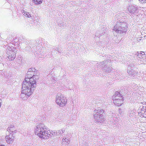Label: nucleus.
<instances>
[{
	"instance_id": "23",
	"label": "nucleus",
	"mask_w": 146,
	"mask_h": 146,
	"mask_svg": "<svg viewBox=\"0 0 146 146\" xmlns=\"http://www.w3.org/2000/svg\"><path fill=\"white\" fill-rule=\"evenodd\" d=\"M141 3H146V0H138Z\"/></svg>"
},
{
	"instance_id": "27",
	"label": "nucleus",
	"mask_w": 146,
	"mask_h": 146,
	"mask_svg": "<svg viewBox=\"0 0 146 146\" xmlns=\"http://www.w3.org/2000/svg\"><path fill=\"white\" fill-rule=\"evenodd\" d=\"M130 67H133L134 66V65L133 64H131L130 65H129Z\"/></svg>"
},
{
	"instance_id": "7",
	"label": "nucleus",
	"mask_w": 146,
	"mask_h": 146,
	"mask_svg": "<svg viewBox=\"0 0 146 146\" xmlns=\"http://www.w3.org/2000/svg\"><path fill=\"white\" fill-rule=\"evenodd\" d=\"M145 102L140 103L138 104L139 107L138 110V115L141 117L146 118V107Z\"/></svg>"
},
{
	"instance_id": "26",
	"label": "nucleus",
	"mask_w": 146,
	"mask_h": 146,
	"mask_svg": "<svg viewBox=\"0 0 146 146\" xmlns=\"http://www.w3.org/2000/svg\"><path fill=\"white\" fill-rule=\"evenodd\" d=\"M2 100L1 99H0V108L1 107V103L2 102Z\"/></svg>"
},
{
	"instance_id": "25",
	"label": "nucleus",
	"mask_w": 146,
	"mask_h": 146,
	"mask_svg": "<svg viewBox=\"0 0 146 146\" xmlns=\"http://www.w3.org/2000/svg\"><path fill=\"white\" fill-rule=\"evenodd\" d=\"M27 17L29 18L31 17V19H33V17L31 16V15L30 14H29H29L28 15V16Z\"/></svg>"
},
{
	"instance_id": "2",
	"label": "nucleus",
	"mask_w": 146,
	"mask_h": 146,
	"mask_svg": "<svg viewBox=\"0 0 146 146\" xmlns=\"http://www.w3.org/2000/svg\"><path fill=\"white\" fill-rule=\"evenodd\" d=\"M39 72L38 71H35V69L34 68H30L29 69L27 73L23 83L25 82L27 83H31L29 85H32V84H35L36 86V82L39 79L38 76Z\"/></svg>"
},
{
	"instance_id": "22",
	"label": "nucleus",
	"mask_w": 146,
	"mask_h": 146,
	"mask_svg": "<svg viewBox=\"0 0 146 146\" xmlns=\"http://www.w3.org/2000/svg\"><path fill=\"white\" fill-rule=\"evenodd\" d=\"M56 51H57L58 52L60 53H61V50L59 48H56V49L55 50H54V51H53V52L54 53V52H55Z\"/></svg>"
},
{
	"instance_id": "4",
	"label": "nucleus",
	"mask_w": 146,
	"mask_h": 146,
	"mask_svg": "<svg viewBox=\"0 0 146 146\" xmlns=\"http://www.w3.org/2000/svg\"><path fill=\"white\" fill-rule=\"evenodd\" d=\"M127 27L125 23H121L120 22H117L113 27V30L118 33L123 35L125 34L127 31Z\"/></svg>"
},
{
	"instance_id": "24",
	"label": "nucleus",
	"mask_w": 146,
	"mask_h": 146,
	"mask_svg": "<svg viewBox=\"0 0 146 146\" xmlns=\"http://www.w3.org/2000/svg\"><path fill=\"white\" fill-rule=\"evenodd\" d=\"M99 32L98 31H97L95 34V36H99Z\"/></svg>"
},
{
	"instance_id": "18",
	"label": "nucleus",
	"mask_w": 146,
	"mask_h": 146,
	"mask_svg": "<svg viewBox=\"0 0 146 146\" xmlns=\"http://www.w3.org/2000/svg\"><path fill=\"white\" fill-rule=\"evenodd\" d=\"M57 80V79L54 77H52L49 80V84H52L55 83Z\"/></svg>"
},
{
	"instance_id": "15",
	"label": "nucleus",
	"mask_w": 146,
	"mask_h": 146,
	"mask_svg": "<svg viewBox=\"0 0 146 146\" xmlns=\"http://www.w3.org/2000/svg\"><path fill=\"white\" fill-rule=\"evenodd\" d=\"M137 57L140 58H143L145 57L146 54L145 52L143 51L138 52L136 53Z\"/></svg>"
},
{
	"instance_id": "8",
	"label": "nucleus",
	"mask_w": 146,
	"mask_h": 146,
	"mask_svg": "<svg viewBox=\"0 0 146 146\" xmlns=\"http://www.w3.org/2000/svg\"><path fill=\"white\" fill-rule=\"evenodd\" d=\"M7 47L6 56L9 60H12L15 58V57L16 50L13 46L10 47L7 46Z\"/></svg>"
},
{
	"instance_id": "28",
	"label": "nucleus",
	"mask_w": 146,
	"mask_h": 146,
	"mask_svg": "<svg viewBox=\"0 0 146 146\" xmlns=\"http://www.w3.org/2000/svg\"><path fill=\"white\" fill-rule=\"evenodd\" d=\"M143 63L144 64H145V61H144V62H143Z\"/></svg>"
},
{
	"instance_id": "11",
	"label": "nucleus",
	"mask_w": 146,
	"mask_h": 146,
	"mask_svg": "<svg viewBox=\"0 0 146 146\" xmlns=\"http://www.w3.org/2000/svg\"><path fill=\"white\" fill-rule=\"evenodd\" d=\"M70 142V139L67 136H64L62 140V146H68Z\"/></svg>"
},
{
	"instance_id": "14",
	"label": "nucleus",
	"mask_w": 146,
	"mask_h": 146,
	"mask_svg": "<svg viewBox=\"0 0 146 146\" xmlns=\"http://www.w3.org/2000/svg\"><path fill=\"white\" fill-rule=\"evenodd\" d=\"M113 103L117 106H120L122 104L123 102V99H113Z\"/></svg>"
},
{
	"instance_id": "5",
	"label": "nucleus",
	"mask_w": 146,
	"mask_h": 146,
	"mask_svg": "<svg viewBox=\"0 0 146 146\" xmlns=\"http://www.w3.org/2000/svg\"><path fill=\"white\" fill-rule=\"evenodd\" d=\"M94 112L96 113L94 115V117L95 121L97 122L102 123L104 121V116L103 114L104 110H95Z\"/></svg>"
},
{
	"instance_id": "9",
	"label": "nucleus",
	"mask_w": 146,
	"mask_h": 146,
	"mask_svg": "<svg viewBox=\"0 0 146 146\" xmlns=\"http://www.w3.org/2000/svg\"><path fill=\"white\" fill-rule=\"evenodd\" d=\"M97 64H98L100 66H102V70L104 71L105 72H109L111 70L110 68L105 65V64L104 62L97 63Z\"/></svg>"
},
{
	"instance_id": "13",
	"label": "nucleus",
	"mask_w": 146,
	"mask_h": 146,
	"mask_svg": "<svg viewBox=\"0 0 146 146\" xmlns=\"http://www.w3.org/2000/svg\"><path fill=\"white\" fill-rule=\"evenodd\" d=\"M13 135L9 134V135H7L5 137V140L6 142L9 144H11L12 142L14 140V137L13 136Z\"/></svg>"
},
{
	"instance_id": "20",
	"label": "nucleus",
	"mask_w": 146,
	"mask_h": 146,
	"mask_svg": "<svg viewBox=\"0 0 146 146\" xmlns=\"http://www.w3.org/2000/svg\"><path fill=\"white\" fill-rule=\"evenodd\" d=\"M42 0H33V2L36 5L41 4L42 3Z\"/></svg>"
},
{
	"instance_id": "16",
	"label": "nucleus",
	"mask_w": 146,
	"mask_h": 146,
	"mask_svg": "<svg viewBox=\"0 0 146 146\" xmlns=\"http://www.w3.org/2000/svg\"><path fill=\"white\" fill-rule=\"evenodd\" d=\"M127 73L130 75H132L133 77L135 76L137 74V72L133 69H128L127 70Z\"/></svg>"
},
{
	"instance_id": "12",
	"label": "nucleus",
	"mask_w": 146,
	"mask_h": 146,
	"mask_svg": "<svg viewBox=\"0 0 146 146\" xmlns=\"http://www.w3.org/2000/svg\"><path fill=\"white\" fill-rule=\"evenodd\" d=\"M121 93V92H115L113 96V100L118 99H123V95Z\"/></svg>"
},
{
	"instance_id": "21",
	"label": "nucleus",
	"mask_w": 146,
	"mask_h": 146,
	"mask_svg": "<svg viewBox=\"0 0 146 146\" xmlns=\"http://www.w3.org/2000/svg\"><path fill=\"white\" fill-rule=\"evenodd\" d=\"M22 13L25 16L27 17L28 15L29 14V13L24 10H23L22 11Z\"/></svg>"
},
{
	"instance_id": "31",
	"label": "nucleus",
	"mask_w": 146,
	"mask_h": 146,
	"mask_svg": "<svg viewBox=\"0 0 146 146\" xmlns=\"http://www.w3.org/2000/svg\"><path fill=\"white\" fill-rule=\"evenodd\" d=\"M99 123V124H101V123Z\"/></svg>"
},
{
	"instance_id": "17",
	"label": "nucleus",
	"mask_w": 146,
	"mask_h": 146,
	"mask_svg": "<svg viewBox=\"0 0 146 146\" xmlns=\"http://www.w3.org/2000/svg\"><path fill=\"white\" fill-rule=\"evenodd\" d=\"M7 131L9 130V132L10 131L11 132H14L16 133V130L15 129L14 126L13 125H11L10 126L7 128Z\"/></svg>"
},
{
	"instance_id": "3",
	"label": "nucleus",
	"mask_w": 146,
	"mask_h": 146,
	"mask_svg": "<svg viewBox=\"0 0 146 146\" xmlns=\"http://www.w3.org/2000/svg\"><path fill=\"white\" fill-rule=\"evenodd\" d=\"M30 84L25 82L22 83V91L20 96L23 100H27L32 94L35 88V84H33L32 85L30 86Z\"/></svg>"
},
{
	"instance_id": "32",
	"label": "nucleus",
	"mask_w": 146,
	"mask_h": 146,
	"mask_svg": "<svg viewBox=\"0 0 146 146\" xmlns=\"http://www.w3.org/2000/svg\"><path fill=\"white\" fill-rule=\"evenodd\" d=\"M10 54V55L11 56V54Z\"/></svg>"
},
{
	"instance_id": "19",
	"label": "nucleus",
	"mask_w": 146,
	"mask_h": 146,
	"mask_svg": "<svg viewBox=\"0 0 146 146\" xmlns=\"http://www.w3.org/2000/svg\"><path fill=\"white\" fill-rule=\"evenodd\" d=\"M135 113L133 111L131 110L129 113V116L130 117H135L136 115Z\"/></svg>"
},
{
	"instance_id": "29",
	"label": "nucleus",
	"mask_w": 146,
	"mask_h": 146,
	"mask_svg": "<svg viewBox=\"0 0 146 146\" xmlns=\"http://www.w3.org/2000/svg\"><path fill=\"white\" fill-rule=\"evenodd\" d=\"M0 146H5L3 145H0Z\"/></svg>"
},
{
	"instance_id": "6",
	"label": "nucleus",
	"mask_w": 146,
	"mask_h": 146,
	"mask_svg": "<svg viewBox=\"0 0 146 146\" xmlns=\"http://www.w3.org/2000/svg\"><path fill=\"white\" fill-rule=\"evenodd\" d=\"M55 101L58 105L62 107L66 105L67 100L63 95L59 93L56 95Z\"/></svg>"
},
{
	"instance_id": "10",
	"label": "nucleus",
	"mask_w": 146,
	"mask_h": 146,
	"mask_svg": "<svg viewBox=\"0 0 146 146\" xmlns=\"http://www.w3.org/2000/svg\"><path fill=\"white\" fill-rule=\"evenodd\" d=\"M128 10L131 14H135L137 13V8L133 5H129L128 7Z\"/></svg>"
},
{
	"instance_id": "30",
	"label": "nucleus",
	"mask_w": 146,
	"mask_h": 146,
	"mask_svg": "<svg viewBox=\"0 0 146 146\" xmlns=\"http://www.w3.org/2000/svg\"><path fill=\"white\" fill-rule=\"evenodd\" d=\"M98 65H97V67H98Z\"/></svg>"
},
{
	"instance_id": "1",
	"label": "nucleus",
	"mask_w": 146,
	"mask_h": 146,
	"mask_svg": "<svg viewBox=\"0 0 146 146\" xmlns=\"http://www.w3.org/2000/svg\"><path fill=\"white\" fill-rule=\"evenodd\" d=\"M65 131V130L62 129L58 130L56 132L51 133L49 131H47L46 126L42 123L37 124L35 127V132L40 138L43 139H48L51 135H59L62 134Z\"/></svg>"
}]
</instances>
